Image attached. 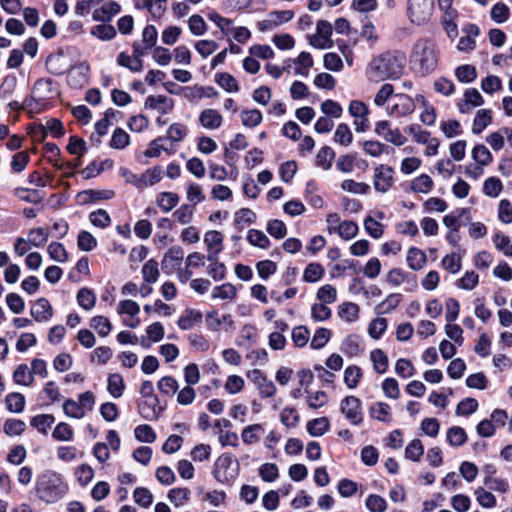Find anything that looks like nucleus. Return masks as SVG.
Instances as JSON below:
<instances>
[{"mask_svg":"<svg viewBox=\"0 0 512 512\" xmlns=\"http://www.w3.org/2000/svg\"><path fill=\"white\" fill-rule=\"evenodd\" d=\"M68 489L63 475L54 470H45L37 476L36 495L47 504L58 502L67 494Z\"/></svg>","mask_w":512,"mask_h":512,"instance_id":"1","label":"nucleus"},{"mask_svg":"<svg viewBox=\"0 0 512 512\" xmlns=\"http://www.w3.org/2000/svg\"><path fill=\"white\" fill-rule=\"evenodd\" d=\"M438 60V53L433 42L422 40L415 44L411 54V62L415 64H435Z\"/></svg>","mask_w":512,"mask_h":512,"instance_id":"2","label":"nucleus"},{"mask_svg":"<svg viewBox=\"0 0 512 512\" xmlns=\"http://www.w3.org/2000/svg\"><path fill=\"white\" fill-rule=\"evenodd\" d=\"M434 9V0H409L408 12L413 23L418 25L428 21Z\"/></svg>","mask_w":512,"mask_h":512,"instance_id":"3","label":"nucleus"},{"mask_svg":"<svg viewBox=\"0 0 512 512\" xmlns=\"http://www.w3.org/2000/svg\"><path fill=\"white\" fill-rule=\"evenodd\" d=\"M333 26L326 20H319L316 25V32L309 37V43L318 49H329L333 46L331 39Z\"/></svg>","mask_w":512,"mask_h":512,"instance_id":"4","label":"nucleus"},{"mask_svg":"<svg viewBox=\"0 0 512 512\" xmlns=\"http://www.w3.org/2000/svg\"><path fill=\"white\" fill-rule=\"evenodd\" d=\"M294 17L292 10H277L268 13L267 17L257 23L260 32L272 31L275 28L288 23Z\"/></svg>","mask_w":512,"mask_h":512,"instance_id":"5","label":"nucleus"},{"mask_svg":"<svg viewBox=\"0 0 512 512\" xmlns=\"http://www.w3.org/2000/svg\"><path fill=\"white\" fill-rule=\"evenodd\" d=\"M340 410L352 425L363 422L362 402L355 396H347L340 403Z\"/></svg>","mask_w":512,"mask_h":512,"instance_id":"6","label":"nucleus"},{"mask_svg":"<svg viewBox=\"0 0 512 512\" xmlns=\"http://www.w3.org/2000/svg\"><path fill=\"white\" fill-rule=\"evenodd\" d=\"M374 133L395 146H402L407 142V138L401 133L400 129L392 128L391 123L387 120L377 121L374 126Z\"/></svg>","mask_w":512,"mask_h":512,"instance_id":"7","label":"nucleus"},{"mask_svg":"<svg viewBox=\"0 0 512 512\" xmlns=\"http://www.w3.org/2000/svg\"><path fill=\"white\" fill-rule=\"evenodd\" d=\"M247 377L257 387L261 398H270L275 395L277 390L275 384L260 369L249 371Z\"/></svg>","mask_w":512,"mask_h":512,"instance_id":"8","label":"nucleus"},{"mask_svg":"<svg viewBox=\"0 0 512 512\" xmlns=\"http://www.w3.org/2000/svg\"><path fill=\"white\" fill-rule=\"evenodd\" d=\"M394 169L388 165L380 164L374 169V188L381 193L388 192L394 184Z\"/></svg>","mask_w":512,"mask_h":512,"instance_id":"9","label":"nucleus"},{"mask_svg":"<svg viewBox=\"0 0 512 512\" xmlns=\"http://www.w3.org/2000/svg\"><path fill=\"white\" fill-rule=\"evenodd\" d=\"M368 78L373 82L384 80H397L402 74V66H369L366 72Z\"/></svg>","mask_w":512,"mask_h":512,"instance_id":"10","label":"nucleus"},{"mask_svg":"<svg viewBox=\"0 0 512 512\" xmlns=\"http://www.w3.org/2000/svg\"><path fill=\"white\" fill-rule=\"evenodd\" d=\"M233 464V457L223 454L214 463L213 475L220 483H227L235 477V471H230Z\"/></svg>","mask_w":512,"mask_h":512,"instance_id":"11","label":"nucleus"},{"mask_svg":"<svg viewBox=\"0 0 512 512\" xmlns=\"http://www.w3.org/2000/svg\"><path fill=\"white\" fill-rule=\"evenodd\" d=\"M415 110L413 99L406 94L396 96L394 103L388 107V114L395 117H404Z\"/></svg>","mask_w":512,"mask_h":512,"instance_id":"12","label":"nucleus"},{"mask_svg":"<svg viewBox=\"0 0 512 512\" xmlns=\"http://www.w3.org/2000/svg\"><path fill=\"white\" fill-rule=\"evenodd\" d=\"M223 240L224 237L219 231L210 230L205 233L204 243L208 250L207 260H214L216 255H219L223 249Z\"/></svg>","mask_w":512,"mask_h":512,"instance_id":"13","label":"nucleus"},{"mask_svg":"<svg viewBox=\"0 0 512 512\" xmlns=\"http://www.w3.org/2000/svg\"><path fill=\"white\" fill-rule=\"evenodd\" d=\"M30 314L36 322H48L53 316V308L48 299H37L30 309Z\"/></svg>","mask_w":512,"mask_h":512,"instance_id":"14","label":"nucleus"},{"mask_svg":"<svg viewBox=\"0 0 512 512\" xmlns=\"http://www.w3.org/2000/svg\"><path fill=\"white\" fill-rule=\"evenodd\" d=\"M89 66H72L68 70L67 82L73 88H82L88 83Z\"/></svg>","mask_w":512,"mask_h":512,"instance_id":"15","label":"nucleus"},{"mask_svg":"<svg viewBox=\"0 0 512 512\" xmlns=\"http://www.w3.org/2000/svg\"><path fill=\"white\" fill-rule=\"evenodd\" d=\"M145 107L157 110L160 114H168L173 110L174 102L171 98L163 95H150L145 100Z\"/></svg>","mask_w":512,"mask_h":512,"instance_id":"16","label":"nucleus"},{"mask_svg":"<svg viewBox=\"0 0 512 512\" xmlns=\"http://www.w3.org/2000/svg\"><path fill=\"white\" fill-rule=\"evenodd\" d=\"M484 103L482 95L477 89H467L464 93V101L457 104L460 113L467 114L473 107L481 106Z\"/></svg>","mask_w":512,"mask_h":512,"instance_id":"17","label":"nucleus"},{"mask_svg":"<svg viewBox=\"0 0 512 512\" xmlns=\"http://www.w3.org/2000/svg\"><path fill=\"white\" fill-rule=\"evenodd\" d=\"M199 122L207 130H216L221 127L223 117L216 109H204L199 114Z\"/></svg>","mask_w":512,"mask_h":512,"instance_id":"18","label":"nucleus"},{"mask_svg":"<svg viewBox=\"0 0 512 512\" xmlns=\"http://www.w3.org/2000/svg\"><path fill=\"white\" fill-rule=\"evenodd\" d=\"M121 11V6L113 0L105 2L100 8L93 11L92 17L95 21L106 22Z\"/></svg>","mask_w":512,"mask_h":512,"instance_id":"19","label":"nucleus"},{"mask_svg":"<svg viewBox=\"0 0 512 512\" xmlns=\"http://www.w3.org/2000/svg\"><path fill=\"white\" fill-rule=\"evenodd\" d=\"M168 0H136V7L146 9L153 18H161L165 11Z\"/></svg>","mask_w":512,"mask_h":512,"instance_id":"20","label":"nucleus"},{"mask_svg":"<svg viewBox=\"0 0 512 512\" xmlns=\"http://www.w3.org/2000/svg\"><path fill=\"white\" fill-rule=\"evenodd\" d=\"M138 411L140 415L146 420H156L158 419L161 409L158 408V399L148 398L145 401L139 403Z\"/></svg>","mask_w":512,"mask_h":512,"instance_id":"21","label":"nucleus"},{"mask_svg":"<svg viewBox=\"0 0 512 512\" xmlns=\"http://www.w3.org/2000/svg\"><path fill=\"white\" fill-rule=\"evenodd\" d=\"M273 56L274 51L269 45H254L250 48V56L246 57L242 64H258L256 58L269 60Z\"/></svg>","mask_w":512,"mask_h":512,"instance_id":"22","label":"nucleus"},{"mask_svg":"<svg viewBox=\"0 0 512 512\" xmlns=\"http://www.w3.org/2000/svg\"><path fill=\"white\" fill-rule=\"evenodd\" d=\"M264 432V427L261 424H250L243 428L241 432V439L244 444L252 445L260 440Z\"/></svg>","mask_w":512,"mask_h":512,"instance_id":"23","label":"nucleus"},{"mask_svg":"<svg viewBox=\"0 0 512 512\" xmlns=\"http://www.w3.org/2000/svg\"><path fill=\"white\" fill-rule=\"evenodd\" d=\"M406 261L410 269L418 271L425 266L427 257L421 249L411 247L407 251Z\"/></svg>","mask_w":512,"mask_h":512,"instance_id":"24","label":"nucleus"},{"mask_svg":"<svg viewBox=\"0 0 512 512\" xmlns=\"http://www.w3.org/2000/svg\"><path fill=\"white\" fill-rule=\"evenodd\" d=\"M341 350L349 357H355L363 350L362 339L358 335H349L344 339Z\"/></svg>","mask_w":512,"mask_h":512,"instance_id":"25","label":"nucleus"},{"mask_svg":"<svg viewBox=\"0 0 512 512\" xmlns=\"http://www.w3.org/2000/svg\"><path fill=\"white\" fill-rule=\"evenodd\" d=\"M370 360L376 373H386L389 367V359L382 349L376 348L372 350L370 352Z\"/></svg>","mask_w":512,"mask_h":512,"instance_id":"26","label":"nucleus"},{"mask_svg":"<svg viewBox=\"0 0 512 512\" xmlns=\"http://www.w3.org/2000/svg\"><path fill=\"white\" fill-rule=\"evenodd\" d=\"M492 123V112L489 109H479L473 120L472 133L480 134Z\"/></svg>","mask_w":512,"mask_h":512,"instance_id":"27","label":"nucleus"},{"mask_svg":"<svg viewBox=\"0 0 512 512\" xmlns=\"http://www.w3.org/2000/svg\"><path fill=\"white\" fill-rule=\"evenodd\" d=\"M34 377L26 364L18 365L13 372V381L17 385L29 387L34 383Z\"/></svg>","mask_w":512,"mask_h":512,"instance_id":"28","label":"nucleus"},{"mask_svg":"<svg viewBox=\"0 0 512 512\" xmlns=\"http://www.w3.org/2000/svg\"><path fill=\"white\" fill-rule=\"evenodd\" d=\"M114 196L112 190H85L78 194L77 198L81 203L94 202L97 200H108Z\"/></svg>","mask_w":512,"mask_h":512,"instance_id":"29","label":"nucleus"},{"mask_svg":"<svg viewBox=\"0 0 512 512\" xmlns=\"http://www.w3.org/2000/svg\"><path fill=\"white\" fill-rule=\"evenodd\" d=\"M125 390V382L119 373L110 374L107 381V391L109 394L117 399L120 398Z\"/></svg>","mask_w":512,"mask_h":512,"instance_id":"30","label":"nucleus"},{"mask_svg":"<svg viewBox=\"0 0 512 512\" xmlns=\"http://www.w3.org/2000/svg\"><path fill=\"white\" fill-rule=\"evenodd\" d=\"M159 264L155 259H149L142 267L141 274L146 284H154L158 281L160 271Z\"/></svg>","mask_w":512,"mask_h":512,"instance_id":"31","label":"nucleus"},{"mask_svg":"<svg viewBox=\"0 0 512 512\" xmlns=\"http://www.w3.org/2000/svg\"><path fill=\"white\" fill-rule=\"evenodd\" d=\"M179 202V196L173 192H161L157 195L156 203L158 207L164 212H170Z\"/></svg>","mask_w":512,"mask_h":512,"instance_id":"32","label":"nucleus"},{"mask_svg":"<svg viewBox=\"0 0 512 512\" xmlns=\"http://www.w3.org/2000/svg\"><path fill=\"white\" fill-rule=\"evenodd\" d=\"M165 137H157L149 143L148 148L144 151V155L149 158L159 157L161 152L164 151L167 154L171 155L174 153L173 148H168L164 144Z\"/></svg>","mask_w":512,"mask_h":512,"instance_id":"33","label":"nucleus"},{"mask_svg":"<svg viewBox=\"0 0 512 512\" xmlns=\"http://www.w3.org/2000/svg\"><path fill=\"white\" fill-rule=\"evenodd\" d=\"M495 248L507 257H512V240L509 236L498 231L492 237Z\"/></svg>","mask_w":512,"mask_h":512,"instance_id":"34","label":"nucleus"},{"mask_svg":"<svg viewBox=\"0 0 512 512\" xmlns=\"http://www.w3.org/2000/svg\"><path fill=\"white\" fill-rule=\"evenodd\" d=\"M202 319L200 312L188 309L178 319V326L182 330H189L193 328Z\"/></svg>","mask_w":512,"mask_h":512,"instance_id":"35","label":"nucleus"},{"mask_svg":"<svg viewBox=\"0 0 512 512\" xmlns=\"http://www.w3.org/2000/svg\"><path fill=\"white\" fill-rule=\"evenodd\" d=\"M370 416L381 422L391 421V407L385 402L374 403L369 410Z\"/></svg>","mask_w":512,"mask_h":512,"instance_id":"36","label":"nucleus"},{"mask_svg":"<svg viewBox=\"0 0 512 512\" xmlns=\"http://www.w3.org/2000/svg\"><path fill=\"white\" fill-rule=\"evenodd\" d=\"M470 215V208H461L457 215L455 214H448L443 217V224L449 229V231H456L460 228V220L466 216V219L469 221L471 219Z\"/></svg>","mask_w":512,"mask_h":512,"instance_id":"37","label":"nucleus"},{"mask_svg":"<svg viewBox=\"0 0 512 512\" xmlns=\"http://www.w3.org/2000/svg\"><path fill=\"white\" fill-rule=\"evenodd\" d=\"M186 199L193 208L205 200L203 188L196 182H190L186 187Z\"/></svg>","mask_w":512,"mask_h":512,"instance_id":"38","label":"nucleus"},{"mask_svg":"<svg viewBox=\"0 0 512 512\" xmlns=\"http://www.w3.org/2000/svg\"><path fill=\"white\" fill-rule=\"evenodd\" d=\"M329 420L326 417H320L308 421L307 431L311 436L319 437L324 435L329 430Z\"/></svg>","mask_w":512,"mask_h":512,"instance_id":"39","label":"nucleus"},{"mask_svg":"<svg viewBox=\"0 0 512 512\" xmlns=\"http://www.w3.org/2000/svg\"><path fill=\"white\" fill-rule=\"evenodd\" d=\"M477 503L486 509L494 508L497 504L496 497L484 487H477L474 490Z\"/></svg>","mask_w":512,"mask_h":512,"instance_id":"40","label":"nucleus"},{"mask_svg":"<svg viewBox=\"0 0 512 512\" xmlns=\"http://www.w3.org/2000/svg\"><path fill=\"white\" fill-rule=\"evenodd\" d=\"M424 455V446L420 439L411 440L405 448V458L413 462H419Z\"/></svg>","mask_w":512,"mask_h":512,"instance_id":"41","label":"nucleus"},{"mask_svg":"<svg viewBox=\"0 0 512 512\" xmlns=\"http://www.w3.org/2000/svg\"><path fill=\"white\" fill-rule=\"evenodd\" d=\"M324 267L317 262L309 263L303 272V280L308 283H315L324 276Z\"/></svg>","mask_w":512,"mask_h":512,"instance_id":"42","label":"nucleus"},{"mask_svg":"<svg viewBox=\"0 0 512 512\" xmlns=\"http://www.w3.org/2000/svg\"><path fill=\"white\" fill-rule=\"evenodd\" d=\"M446 439L452 447H460L466 443L467 434L463 428L454 426L447 430Z\"/></svg>","mask_w":512,"mask_h":512,"instance_id":"43","label":"nucleus"},{"mask_svg":"<svg viewBox=\"0 0 512 512\" xmlns=\"http://www.w3.org/2000/svg\"><path fill=\"white\" fill-rule=\"evenodd\" d=\"M76 300L81 308L90 311L95 307L96 295L88 288H81L77 293Z\"/></svg>","mask_w":512,"mask_h":512,"instance_id":"44","label":"nucleus"},{"mask_svg":"<svg viewBox=\"0 0 512 512\" xmlns=\"http://www.w3.org/2000/svg\"><path fill=\"white\" fill-rule=\"evenodd\" d=\"M161 179L162 168L160 166L149 168L144 173L141 174V188L145 189L149 186H153L156 183L160 182Z\"/></svg>","mask_w":512,"mask_h":512,"instance_id":"45","label":"nucleus"},{"mask_svg":"<svg viewBox=\"0 0 512 512\" xmlns=\"http://www.w3.org/2000/svg\"><path fill=\"white\" fill-rule=\"evenodd\" d=\"M433 180L427 174H421L411 182V190L415 193H429L433 188Z\"/></svg>","mask_w":512,"mask_h":512,"instance_id":"46","label":"nucleus"},{"mask_svg":"<svg viewBox=\"0 0 512 512\" xmlns=\"http://www.w3.org/2000/svg\"><path fill=\"white\" fill-rule=\"evenodd\" d=\"M291 339L294 346L303 348L307 345L310 339V331L304 325L296 326L292 329Z\"/></svg>","mask_w":512,"mask_h":512,"instance_id":"47","label":"nucleus"},{"mask_svg":"<svg viewBox=\"0 0 512 512\" xmlns=\"http://www.w3.org/2000/svg\"><path fill=\"white\" fill-rule=\"evenodd\" d=\"M503 184L498 177H488L483 183V193L490 198H497L502 192Z\"/></svg>","mask_w":512,"mask_h":512,"instance_id":"48","label":"nucleus"},{"mask_svg":"<svg viewBox=\"0 0 512 512\" xmlns=\"http://www.w3.org/2000/svg\"><path fill=\"white\" fill-rule=\"evenodd\" d=\"M341 189L358 195H366L370 192V186L364 182H357L353 179H345L341 183Z\"/></svg>","mask_w":512,"mask_h":512,"instance_id":"49","label":"nucleus"},{"mask_svg":"<svg viewBox=\"0 0 512 512\" xmlns=\"http://www.w3.org/2000/svg\"><path fill=\"white\" fill-rule=\"evenodd\" d=\"M7 409L12 413H21L25 407V397L18 392L9 393L5 399Z\"/></svg>","mask_w":512,"mask_h":512,"instance_id":"50","label":"nucleus"},{"mask_svg":"<svg viewBox=\"0 0 512 512\" xmlns=\"http://www.w3.org/2000/svg\"><path fill=\"white\" fill-rule=\"evenodd\" d=\"M236 295L237 292L234 285L231 283H224L213 288L211 297L213 299L232 300L236 297Z\"/></svg>","mask_w":512,"mask_h":512,"instance_id":"51","label":"nucleus"},{"mask_svg":"<svg viewBox=\"0 0 512 512\" xmlns=\"http://www.w3.org/2000/svg\"><path fill=\"white\" fill-rule=\"evenodd\" d=\"M472 158L480 166H487L493 160L491 152L483 144H478L472 149Z\"/></svg>","mask_w":512,"mask_h":512,"instance_id":"52","label":"nucleus"},{"mask_svg":"<svg viewBox=\"0 0 512 512\" xmlns=\"http://www.w3.org/2000/svg\"><path fill=\"white\" fill-rule=\"evenodd\" d=\"M90 326L96 330L100 337H106L109 335L112 329V325L109 319L102 315L94 316L91 319Z\"/></svg>","mask_w":512,"mask_h":512,"instance_id":"53","label":"nucleus"},{"mask_svg":"<svg viewBox=\"0 0 512 512\" xmlns=\"http://www.w3.org/2000/svg\"><path fill=\"white\" fill-rule=\"evenodd\" d=\"M331 331L327 328H318L310 341V347L314 350L322 349L331 338Z\"/></svg>","mask_w":512,"mask_h":512,"instance_id":"54","label":"nucleus"},{"mask_svg":"<svg viewBox=\"0 0 512 512\" xmlns=\"http://www.w3.org/2000/svg\"><path fill=\"white\" fill-rule=\"evenodd\" d=\"M26 429V423L20 419H7L3 425V431L7 436L15 437L21 435Z\"/></svg>","mask_w":512,"mask_h":512,"instance_id":"55","label":"nucleus"},{"mask_svg":"<svg viewBox=\"0 0 512 512\" xmlns=\"http://www.w3.org/2000/svg\"><path fill=\"white\" fill-rule=\"evenodd\" d=\"M191 491L188 488H173L168 492V499L176 507L183 506L190 499Z\"/></svg>","mask_w":512,"mask_h":512,"instance_id":"56","label":"nucleus"},{"mask_svg":"<svg viewBox=\"0 0 512 512\" xmlns=\"http://www.w3.org/2000/svg\"><path fill=\"white\" fill-rule=\"evenodd\" d=\"M334 141L342 146H349L353 142V134L346 123L338 124L334 133Z\"/></svg>","mask_w":512,"mask_h":512,"instance_id":"57","label":"nucleus"},{"mask_svg":"<svg viewBox=\"0 0 512 512\" xmlns=\"http://www.w3.org/2000/svg\"><path fill=\"white\" fill-rule=\"evenodd\" d=\"M157 387L162 394L173 396L179 389V383L172 376H164L158 381Z\"/></svg>","mask_w":512,"mask_h":512,"instance_id":"58","label":"nucleus"},{"mask_svg":"<svg viewBox=\"0 0 512 512\" xmlns=\"http://www.w3.org/2000/svg\"><path fill=\"white\" fill-rule=\"evenodd\" d=\"M359 227L356 222L351 220H344L341 223V226H338V231L336 232L343 240L349 241L355 238L358 234Z\"/></svg>","mask_w":512,"mask_h":512,"instance_id":"59","label":"nucleus"},{"mask_svg":"<svg viewBox=\"0 0 512 512\" xmlns=\"http://www.w3.org/2000/svg\"><path fill=\"white\" fill-rule=\"evenodd\" d=\"M338 314L347 322L356 321L359 316V306L353 302H344L339 306Z\"/></svg>","mask_w":512,"mask_h":512,"instance_id":"60","label":"nucleus"},{"mask_svg":"<svg viewBox=\"0 0 512 512\" xmlns=\"http://www.w3.org/2000/svg\"><path fill=\"white\" fill-rule=\"evenodd\" d=\"M362 377V370L356 365L346 367L344 371V382L348 388L354 389Z\"/></svg>","mask_w":512,"mask_h":512,"instance_id":"61","label":"nucleus"},{"mask_svg":"<svg viewBox=\"0 0 512 512\" xmlns=\"http://www.w3.org/2000/svg\"><path fill=\"white\" fill-rule=\"evenodd\" d=\"M240 116L242 124L248 128L258 126L263 119L262 113L258 109L243 110Z\"/></svg>","mask_w":512,"mask_h":512,"instance_id":"62","label":"nucleus"},{"mask_svg":"<svg viewBox=\"0 0 512 512\" xmlns=\"http://www.w3.org/2000/svg\"><path fill=\"white\" fill-rule=\"evenodd\" d=\"M48 238H49V233H48L47 229L38 227V228H33L29 231L27 241L29 242L30 245H32L34 247H42L48 241Z\"/></svg>","mask_w":512,"mask_h":512,"instance_id":"63","label":"nucleus"},{"mask_svg":"<svg viewBox=\"0 0 512 512\" xmlns=\"http://www.w3.org/2000/svg\"><path fill=\"white\" fill-rule=\"evenodd\" d=\"M334 157L335 153L331 147H322L316 155V164L324 170H328L332 166Z\"/></svg>","mask_w":512,"mask_h":512,"instance_id":"64","label":"nucleus"}]
</instances>
